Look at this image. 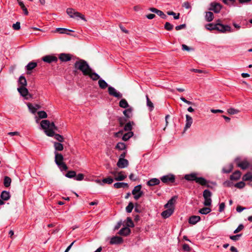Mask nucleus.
Here are the masks:
<instances>
[{
	"label": "nucleus",
	"instance_id": "obj_1",
	"mask_svg": "<svg viewBox=\"0 0 252 252\" xmlns=\"http://www.w3.org/2000/svg\"><path fill=\"white\" fill-rule=\"evenodd\" d=\"M75 69L79 70L83 73L84 75L86 76L89 74V71L91 70V68L87 62L82 59L76 61L74 65Z\"/></svg>",
	"mask_w": 252,
	"mask_h": 252
},
{
	"label": "nucleus",
	"instance_id": "obj_2",
	"mask_svg": "<svg viewBox=\"0 0 252 252\" xmlns=\"http://www.w3.org/2000/svg\"><path fill=\"white\" fill-rule=\"evenodd\" d=\"M185 179L189 181H195L196 183L207 187H209L207 184L208 181L203 177H197V174L195 173L187 174L185 176Z\"/></svg>",
	"mask_w": 252,
	"mask_h": 252
},
{
	"label": "nucleus",
	"instance_id": "obj_3",
	"mask_svg": "<svg viewBox=\"0 0 252 252\" xmlns=\"http://www.w3.org/2000/svg\"><path fill=\"white\" fill-rule=\"evenodd\" d=\"M66 13L70 18L76 19L77 20L81 19L84 21H86V19H85L84 15L82 14L81 13L77 12L74 9L68 8L66 9Z\"/></svg>",
	"mask_w": 252,
	"mask_h": 252
},
{
	"label": "nucleus",
	"instance_id": "obj_4",
	"mask_svg": "<svg viewBox=\"0 0 252 252\" xmlns=\"http://www.w3.org/2000/svg\"><path fill=\"white\" fill-rule=\"evenodd\" d=\"M211 192L208 189H205L203 192V196L204 198V205L205 206H210L212 203L211 196H212Z\"/></svg>",
	"mask_w": 252,
	"mask_h": 252
},
{
	"label": "nucleus",
	"instance_id": "obj_5",
	"mask_svg": "<svg viewBox=\"0 0 252 252\" xmlns=\"http://www.w3.org/2000/svg\"><path fill=\"white\" fill-rule=\"evenodd\" d=\"M132 194L135 200H137L139 199L143 195V192L141 191V185H139L135 186L132 190Z\"/></svg>",
	"mask_w": 252,
	"mask_h": 252
},
{
	"label": "nucleus",
	"instance_id": "obj_6",
	"mask_svg": "<svg viewBox=\"0 0 252 252\" xmlns=\"http://www.w3.org/2000/svg\"><path fill=\"white\" fill-rule=\"evenodd\" d=\"M220 20L218 21L217 23V28L216 30L220 32H231V28L228 25H224L221 24H220L219 22Z\"/></svg>",
	"mask_w": 252,
	"mask_h": 252
},
{
	"label": "nucleus",
	"instance_id": "obj_7",
	"mask_svg": "<svg viewBox=\"0 0 252 252\" xmlns=\"http://www.w3.org/2000/svg\"><path fill=\"white\" fill-rule=\"evenodd\" d=\"M108 92L111 96H113L117 98H121L122 97V94L118 92L114 87L112 86H109L108 88Z\"/></svg>",
	"mask_w": 252,
	"mask_h": 252
},
{
	"label": "nucleus",
	"instance_id": "obj_8",
	"mask_svg": "<svg viewBox=\"0 0 252 252\" xmlns=\"http://www.w3.org/2000/svg\"><path fill=\"white\" fill-rule=\"evenodd\" d=\"M235 162L237 166L243 170L247 169L250 165V163L247 160H244L241 161L239 158H236L235 159Z\"/></svg>",
	"mask_w": 252,
	"mask_h": 252
},
{
	"label": "nucleus",
	"instance_id": "obj_9",
	"mask_svg": "<svg viewBox=\"0 0 252 252\" xmlns=\"http://www.w3.org/2000/svg\"><path fill=\"white\" fill-rule=\"evenodd\" d=\"M221 8L222 6L220 3L213 2L210 3V7L208 9L210 11H213L216 13H219Z\"/></svg>",
	"mask_w": 252,
	"mask_h": 252
},
{
	"label": "nucleus",
	"instance_id": "obj_10",
	"mask_svg": "<svg viewBox=\"0 0 252 252\" xmlns=\"http://www.w3.org/2000/svg\"><path fill=\"white\" fill-rule=\"evenodd\" d=\"M160 180L165 184L172 183L175 181V176L172 174H168L161 177Z\"/></svg>",
	"mask_w": 252,
	"mask_h": 252
},
{
	"label": "nucleus",
	"instance_id": "obj_11",
	"mask_svg": "<svg viewBox=\"0 0 252 252\" xmlns=\"http://www.w3.org/2000/svg\"><path fill=\"white\" fill-rule=\"evenodd\" d=\"M42 60L44 62L50 63L52 62H57L58 58L53 55H46L43 57Z\"/></svg>",
	"mask_w": 252,
	"mask_h": 252
},
{
	"label": "nucleus",
	"instance_id": "obj_12",
	"mask_svg": "<svg viewBox=\"0 0 252 252\" xmlns=\"http://www.w3.org/2000/svg\"><path fill=\"white\" fill-rule=\"evenodd\" d=\"M128 165V161L127 159L123 158H119L117 165L120 168L126 167Z\"/></svg>",
	"mask_w": 252,
	"mask_h": 252
},
{
	"label": "nucleus",
	"instance_id": "obj_13",
	"mask_svg": "<svg viewBox=\"0 0 252 252\" xmlns=\"http://www.w3.org/2000/svg\"><path fill=\"white\" fill-rule=\"evenodd\" d=\"M55 162L57 165H60L61 163L63 162V156L57 152H55Z\"/></svg>",
	"mask_w": 252,
	"mask_h": 252
},
{
	"label": "nucleus",
	"instance_id": "obj_14",
	"mask_svg": "<svg viewBox=\"0 0 252 252\" xmlns=\"http://www.w3.org/2000/svg\"><path fill=\"white\" fill-rule=\"evenodd\" d=\"M174 207L168 208L166 210L161 213V216L164 219L169 217L174 212Z\"/></svg>",
	"mask_w": 252,
	"mask_h": 252
},
{
	"label": "nucleus",
	"instance_id": "obj_15",
	"mask_svg": "<svg viewBox=\"0 0 252 252\" xmlns=\"http://www.w3.org/2000/svg\"><path fill=\"white\" fill-rule=\"evenodd\" d=\"M37 65L36 62H31L26 66L25 68L27 70V74H30L31 73V71L35 68Z\"/></svg>",
	"mask_w": 252,
	"mask_h": 252
},
{
	"label": "nucleus",
	"instance_id": "obj_16",
	"mask_svg": "<svg viewBox=\"0 0 252 252\" xmlns=\"http://www.w3.org/2000/svg\"><path fill=\"white\" fill-rule=\"evenodd\" d=\"M186 125H185V126L184 127V130H186L187 129H188V128H189L192 123H193V120H192V118H191V117H190L189 115L187 114L186 115Z\"/></svg>",
	"mask_w": 252,
	"mask_h": 252
},
{
	"label": "nucleus",
	"instance_id": "obj_17",
	"mask_svg": "<svg viewBox=\"0 0 252 252\" xmlns=\"http://www.w3.org/2000/svg\"><path fill=\"white\" fill-rule=\"evenodd\" d=\"M59 58L62 62H67L71 60V55L69 54L62 53L60 54Z\"/></svg>",
	"mask_w": 252,
	"mask_h": 252
},
{
	"label": "nucleus",
	"instance_id": "obj_18",
	"mask_svg": "<svg viewBox=\"0 0 252 252\" xmlns=\"http://www.w3.org/2000/svg\"><path fill=\"white\" fill-rule=\"evenodd\" d=\"M123 241V239L119 236H114L111 238L110 243L112 245L121 244Z\"/></svg>",
	"mask_w": 252,
	"mask_h": 252
},
{
	"label": "nucleus",
	"instance_id": "obj_19",
	"mask_svg": "<svg viewBox=\"0 0 252 252\" xmlns=\"http://www.w3.org/2000/svg\"><path fill=\"white\" fill-rule=\"evenodd\" d=\"M177 198V197L176 196L172 197L168 201V202L166 204H165L164 208H170V207H174L173 205L175 203Z\"/></svg>",
	"mask_w": 252,
	"mask_h": 252
},
{
	"label": "nucleus",
	"instance_id": "obj_20",
	"mask_svg": "<svg viewBox=\"0 0 252 252\" xmlns=\"http://www.w3.org/2000/svg\"><path fill=\"white\" fill-rule=\"evenodd\" d=\"M17 90L20 94L24 97L28 95L29 94L28 90L25 87H20L17 89Z\"/></svg>",
	"mask_w": 252,
	"mask_h": 252
},
{
	"label": "nucleus",
	"instance_id": "obj_21",
	"mask_svg": "<svg viewBox=\"0 0 252 252\" xmlns=\"http://www.w3.org/2000/svg\"><path fill=\"white\" fill-rule=\"evenodd\" d=\"M160 183V180L157 178H152L147 182L148 186H154L158 185Z\"/></svg>",
	"mask_w": 252,
	"mask_h": 252
},
{
	"label": "nucleus",
	"instance_id": "obj_22",
	"mask_svg": "<svg viewBox=\"0 0 252 252\" xmlns=\"http://www.w3.org/2000/svg\"><path fill=\"white\" fill-rule=\"evenodd\" d=\"M88 76L94 81H96L97 80H99L100 79V76L95 72H93L92 69H91V71H89V74H88Z\"/></svg>",
	"mask_w": 252,
	"mask_h": 252
},
{
	"label": "nucleus",
	"instance_id": "obj_23",
	"mask_svg": "<svg viewBox=\"0 0 252 252\" xmlns=\"http://www.w3.org/2000/svg\"><path fill=\"white\" fill-rule=\"evenodd\" d=\"M130 233V229L128 227L122 228L119 232V234L122 236H127Z\"/></svg>",
	"mask_w": 252,
	"mask_h": 252
},
{
	"label": "nucleus",
	"instance_id": "obj_24",
	"mask_svg": "<svg viewBox=\"0 0 252 252\" xmlns=\"http://www.w3.org/2000/svg\"><path fill=\"white\" fill-rule=\"evenodd\" d=\"M200 220V217L198 216H192L190 217L189 220V222L191 224H195Z\"/></svg>",
	"mask_w": 252,
	"mask_h": 252
},
{
	"label": "nucleus",
	"instance_id": "obj_25",
	"mask_svg": "<svg viewBox=\"0 0 252 252\" xmlns=\"http://www.w3.org/2000/svg\"><path fill=\"white\" fill-rule=\"evenodd\" d=\"M0 198L4 201H7L10 198V194L9 191L3 190L0 194Z\"/></svg>",
	"mask_w": 252,
	"mask_h": 252
},
{
	"label": "nucleus",
	"instance_id": "obj_26",
	"mask_svg": "<svg viewBox=\"0 0 252 252\" xmlns=\"http://www.w3.org/2000/svg\"><path fill=\"white\" fill-rule=\"evenodd\" d=\"M241 175V173L240 171L237 170L234 172L232 175H231L230 177V179L231 180H238L240 179Z\"/></svg>",
	"mask_w": 252,
	"mask_h": 252
},
{
	"label": "nucleus",
	"instance_id": "obj_27",
	"mask_svg": "<svg viewBox=\"0 0 252 252\" xmlns=\"http://www.w3.org/2000/svg\"><path fill=\"white\" fill-rule=\"evenodd\" d=\"M40 125L41 127L45 130L50 128V123L49 121L47 120H42L41 122Z\"/></svg>",
	"mask_w": 252,
	"mask_h": 252
},
{
	"label": "nucleus",
	"instance_id": "obj_28",
	"mask_svg": "<svg viewBox=\"0 0 252 252\" xmlns=\"http://www.w3.org/2000/svg\"><path fill=\"white\" fill-rule=\"evenodd\" d=\"M205 18L206 21L208 22H211L214 19V14L211 11L206 12Z\"/></svg>",
	"mask_w": 252,
	"mask_h": 252
},
{
	"label": "nucleus",
	"instance_id": "obj_29",
	"mask_svg": "<svg viewBox=\"0 0 252 252\" xmlns=\"http://www.w3.org/2000/svg\"><path fill=\"white\" fill-rule=\"evenodd\" d=\"M54 147L55 149V152L62 151L63 149V146L60 142H54Z\"/></svg>",
	"mask_w": 252,
	"mask_h": 252
},
{
	"label": "nucleus",
	"instance_id": "obj_30",
	"mask_svg": "<svg viewBox=\"0 0 252 252\" xmlns=\"http://www.w3.org/2000/svg\"><path fill=\"white\" fill-rule=\"evenodd\" d=\"M113 186L116 189L125 188L128 187V185L127 183L123 182H118L115 183Z\"/></svg>",
	"mask_w": 252,
	"mask_h": 252
},
{
	"label": "nucleus",
	"instance_id": "obj_31",
	"mask_svg": "<svg viewBox=\"0 0 252 252\" xmlns=\"http://www.w3.org/2000/svg\"><path fill=\"white\" fill-rule=\"evenodd\" d=\"M18 84L21 85V87H26L27 85L26 79L23 75H21L18 79Z\"/></svg>",
	"mask_w": 252,
	"mask_h": 252
},
{
	"label": "nucleus",
	"instance_id": "obj_32",
	"mask_svg": "<svg viewBox=\"0 0 252 252\" xmlns=\"http://www.w3.org/2000/svg\"><path fill=\"white\" fill-rule=\"evenodd\" d=\"M98 84L99 87L101 89H105L108 86V85L106 83V82L105 80H104L103 79H101V78L99 79L98 82Z\"/></svg>",
	"mask_w": 252,
	"mask_h": 252
},
{
	"label": "nucleus",
	"instance_id": "obj_33",
	"mask_svg": "<svg viewBox=\"0 0 252 252\" xmlns=\"http://www.w3.org/2000/svg\"><path fill=\"white\" fill-rule=\"evenodd\" d=\"M123 172L121 171L118 172L117 176L115 177V180L116 181H123L126 178V176L123 174Z\"/></svg>",
	"mask_w": 252,
	"mask_h": 252
},
{
	"label": "nucleus",
	"instance_id": "obj_34",
	"mask_svg": "<svg viewBox=\"0 0 252 252\" xmlns=\"http://www.w3.org/2000/svg\"><path fill=\"white\" fill-rule=\"evenodd\" d=\"M133 135V133L131 131H128L127 133L124 134L122 137V139L124 141H127L128 140L130 137H131Z\"/></svg>",
	"mask_w": 252,
	"mask_h": 252
},
{
	"label": "nucleus",
	"instance_id": "obj_35",
	"mask_svg": "<svg viewBox=\"0 0 252 252\" xmlns=\"http://www.w3.org/2000/svg\"><path fill=\"white\" fill-rule=\"evenodd\" d=\"M11 183V178L8 176H5L3 182L4 186L6 188L9 187L10 186Z\"/></svg>",
	"mask_w": 252,
	"mask_h": 252
},
{
	"label": "nucleus",
	"instance_id": "obj_36",
	"mask_svg": "<svg viewBox=\"0 0 252 252\" xmlns=\"http://www.w3.org/2000/svg\"><path fill=\"white\" fill-rule=\"evenodd\" d=\"M119 106L123 108H126L128 107V104L125 99H122L119 102Z\"/></svg>",
	"mask_w": 252,
	"mask_h": 252
},
{
	"label": "nucleus",
	"instance_id": "obj_37",
	"mask_svg": "<svg viewBox=\"0 0 252 252\" xmlns=\"http://www.w3.org/2000/svg\"><path fill=\"white\" fill-rule=\"evenodd\" d=\"M124 115L127 118H129L132 116V109L131 108H128L123 111Z\"/></svg>",
	"mask_w": 252,
	"mask_h": 252
},
{
	"label": "nucleus",
	"instance_id": "obj_38",
	"mask_svg": "<svg viewBox=\"0 0 252 252\" xmlns=\"http://www.w3.org/2000/svg\"><path fill=\"white\" fill-rule=\"evenodd\" d=\"M211 211L210 208L208 207H204L199 210V212L203 215H206L209 213Z\"/></svg>",
	"mask_w": 252,
	"mask_h": 252
},
{
	"label": "nucleus",
	"instance_id": "obj_39",
	"mask_svg": "<svg viewBox=\"0 0 252 252\" xmlns=\"http://www.w3.org/2000/svg\"><path fill=\"white\" fill-rule=\"evenodd\" d=\"M251 180H252V173L251 172H248L243 177V181H251Z\"/></svg>",
	"mask_w": 252,
	"mask_h": 252
},
{
	"label": "nucleus",
	"instance_id": "obj_40",
	"mask_svg": "<svg viewBox=\"0 0 252 252\" xmlns=\"http://www.w3.org/2000/svg\"><path fill=\"white\" fill-rule=\"evenodd\" d=\"M54 129H52V128H48V129L45 130L44 132L47 136H50V137H53L54 136V135L55 134L54 131Z\"/></svg>",
	"mask_w": 252,
	"mask_h": 252
},
{
	"label": "nucleus",
	"instance_id": "obj_41",
	"mask_svg": "<svg viewBox=\"0 0 252 252\" xmlns=\"http://www.w3.org/2000/svg\"><path fill=\"white\" fill-rule=\"evenodd\" d=\"M134 123L133 122H128L126 124V125L125 126V127H124V130L125 131H127L128 132L129 131H130L131 129H132V125H133Z\"/></svg>",
	"mask_w": 252,
	"mask_h": 252
},
{
	"label": "nucleus",
	"instance_id": "obj_42",
	"mask_svg": "<svg viewBox=\"0 0 252 252\" xmlns=\"http://www.w3.org/2000/svg\"><path fill=\"white\" fill-rule=\"evenodd\" d=\"M116 148L119 150H124L126 148V146L125 144L123 142H119L117 143Z\"/></svg>",
	"mask_w": 252,
	"mask_h": 252
},
{
	"label": "nucleus",
	"instance_id": "obj_43",
	"mask_svg": "<svg viewBox=\"0 0 252 252\" xmlns=\"http://www.w3.org/2000/svg\"><path fill=\"white\" fill-rule=\"evenodd\" d=\"M217 23L216 24H208L206 25V28L210 31L216 30Z\"/></svg>",
	"mask_w": 252,
	"mask_h": 252
},
{
	"label": "nucleus",
	"instance_id": "obj_44",
	"mask_svg": "<svg viewBox=\"0 0 252 252\" xmlns=\"http://www.w3.org/2000/svg\"><path fill=\"white\" fill-rule=\"evenodd\" d=\"M167 14L168 15H172L173 16V18L175 20L179 19L180 18V13H176L174 12L173 11H167Z\"/></svg>",
	"mask_w": 252,
	"mask_h": 252
},
{
	"label": "nucleus",
	"instance_id": "obj_45",
	"mask_svg": "<svg viewBox=\"0 0 252 252\" xmlns=\"http://www.w3.org/2000/svg\"><path fill=\"white\" fill-rule=\"evenodd\" d=\"M232 169H233V165H232V164H230L228 165L227 167L223 168L222 169V171L223 173H229L230 172H231Z\"/></svg>",
	"mask_w": 252,
	"mask_h": 252
},
{
	"label": "nucleus",
	"instance_id": "obj_46",
	"mask_svg": "<svg viewBox=\"0 0 252 252\" xmlns=\"http://www.w3.org/2000/svg\"><path fill=\"white\" fill-rule=\"evenodd\" d=\"M76 172L74 171H69L66 174L65 177L68 178H75Z\"/></svg>",
	"mask_w": 252,
	"mask_h": 252
},
{
	"label": "nucleus",
	"instance_id": "obj_47",
	"mask_svg": "<svg viewBox=\"0 0 252 252\" xmlns=\"http://www.w3.org/2000/svg\"><path fill=\"white\" fill-rule=\"evenodd\" d=\"M134 205L132 202H129L126 207V210L127 213H131L133 209Z\"/></svg>",
	"mask_w": 252,
	"mask_h": 252
},
{
	"label": "nucleus",
	"instance_id": "obj_48",
	"mask_svg": "<svg viewBox=\"0 0 252 252\" xmlns=\"http://www.w3.org/2000/svg\"><path fill=\"white\" fill-rule=\"evenodd\" d=\"M56 31L60 33H66L67 32H70L72 31L65 28H58L56 29Z\"/></svg>",
	"mask_w": 252,
	"mask_h": 252
},
{
	"label": "nucleus",
	"instance_id": "obj_49",
	"mask_svg": "<svg viewBox=\"0 0 252 252\" xmlns=\"http://www.w3.org/2000/svg\"><path fill=\"white\" fill-rule=\"evenodd\" d=\"M114 181V180L112 178L110 177H108L107 178H104L102 180V182L104 183L111 184Z\"/></svg>",
	"mask_w": 252,
	"mask_h": 252
},
{
	"label": "nucleus",
	"instance_id": "obj_50",
	"mask_svg": "<svg viewBox=\"0 0 252 252\" xmlns=\"http://www.w3.org/2000/svg\"><path fill=\"white\" fill-rule=\"evenodd\" d=\"M27 105L29 110L32 113L34 114L36 112L37 108H35V107L33 106L31 103H29Z\"/></svg>",
	"mask_w": 252,
	"mask_h": 252
},
{
	"label": "nucleus",
	"instance_id": "obj_51",
	"mask_svg": "<svg viewBox=\"0 0 252 252\" xmlns=\"http://www.w3.org/2000/svg\"><path fill=\"white\" fill-rule=\"evenodd\" d=\"M38 117L41 119L46 118L47 117V113L44 111H40L37 113Z\"/></svg>",
	"mask_w": 252,
	"mask_h": 252
},
{
	"label": "nucleus",
	"instance_id": "obj_52",
	"mask_svg": "<svg viewBox=\"0 0 252 252\" xmlns=\"http://www.w3.org/2000/svg\"><path fill=\"white\" fill-rule=\"evenodd\" d=\"M54 136V138L60 142H62L64 140L63 136L59 134H55Z\"/></svg>",
	"mask_w": 252,
	"mask_h": 252
},
{
	"label": "nucleus",
	"instance_id": "obj_53",
	"mask_svg": "<svg viewBox=\"0 0 252 252\" xmlns=\"http://www.w3.org/2000/svg\"><path fill=\"white\" fill-rule=\"evenodd\" d=\"M126 225L127 227H134L133 222L131 220V219L129 217H127L126 219Z\"/></svg>",
	"mask_w": 252,
	"mask_h": 252
},
{
	"label": "nucleus",
	"instance_id": "obj_54",
	"mask_svg": "<svg viewBox=\"0 0 252 252\" xmlns=\"http://www.w3.org/2000/svg\"><path fill=\"white\" fill-rule=\"evenodd\" d=\"M164 28L167 31H171L173 28V25L169 22H166L164 25Z\"/></svg>",
	"mask_w": 252,
	"mask_h": 252
},
{
	"label": "nucleus",
	"instance_id": "obj_55",
	"mask_svg": "<svg viewBox=\"0 0 252 252\" xmlns=\"http://www.w3.org/2000/svg\"><path fill=\"white\" fill-rule=\"evenodd\" d=\"M61 171H66L68 167L64 162L61 163L60 165H58Z\"/></svg>",
	"mask_w": 252,
	"mask_h": 252
},
{
	"label": "nucleus",
	"instance_id": "obj_56",
	"mask_svg": "<svg viewBox=\"0 0 252 252\" xmlns=\"http://www.w3.org/2000/svg\"><path fill=\"white\" fill-rule=\"evenodd\" d=\"M245 186V184L244 182H239L235 184L234 186L238 189H243Z\"/></svg>",
	"mask_w": 252,
	"mask_h": 252
},
{
	"label": "nucleus",
	"instance_id": "obj_57",
	"mask_svg": "<svg viewBox=\"0 0 252 252\" xmlns=\"http://www.w3.org/2000/svg\"><path fill=\"white\" fill-rule=\"evenodd\" d=\"M146 98H147V105L148 107L151 108V110H152L154 108V105L153 103L151 101L150 99L149 98L148 95H146Z\"/></svg>",
	"mask_w": 252,
	"mask_h": 252
},
{
	"label": "nucleus",
	"instance_id": "obj_58",
	"mask_svg": "<svg viewBox=\"0 0 252 252\" xmlns=\"http://www.w3.org/2000/svg\"><path fill=\"white\" fill-rule=\"evenodd\" d=\"M12 28L15 30H19L20 29V23L19 22H17L16 23L13 24L12 25Z\"/></svg>",
	"mask_w": 252,
	"mask_h": 252
},
{
	"label": "nucleus",
	"instance_id": "obj_59",
	"mask_svg": "<svg viewBox=\"0 0 252 252\" xmlns=\"http://www.w3.org/2000/svg\"><path fill=\"white\" fill-rule=\"evenodd\" d=\"M227 112L230 114H235L239 112V111L234 108H229L227 110Z\"/></svg>",
	"mask_w": 252,
	"mask_h": 252
},
{
	"label": "nucleus",
	"instance_id": "obj_60",
	"mask_svg": "<svg viewBox=\"0 0 252 252\" xmlns=\"http://www.w3.org/2000/svg\"><path fill=\"white\" fill-rule=\"evenodd\" d=\"M84 175L82 173L78 174L77 175H76L75 179L77 181H82L84 179Z\"/></svg>",
	"mask_w": 252,
	"mask_h": 252
},
{
	"label": "nucleus",
	"instance_id": "obj_61",
	"mask_svg": "<svg viewBox=\"0 0 252 252\" xmlns=\"http://www.w3.org/2000/svg\"><path fill=\"white\" fill-rule=\"evenodd\" d=\"M244 228V225L242 224H240L238 227L234 231V233H237L241 231Z\"/></svg>",
	"mask_w": 252,
	"mask_h": 252
},
{
	"label": "nucleus",
	"instance_id": "obj_62",
	"mask_svg": "<svg viewBox=\"0 0 252 252\" xmlns=\"http://www.w3.org/2000/svg\"><path fill=\"white\" fill-rule=\"evenodd\" d=\"M242 235V234H237L236 235L230 236V238L233 241H237L239 239V238Z\"/></svg>",
	"mask_w": 252,
	"mask_h": 252
},
{
	"label": "nucleus",
	"instance_id": "obj_63",
	"mask_svg": "<svg viewBox=\"0 0 252 252\" xmlns=\"http://www.w3.org/2000/svg\"><path fill=\"white\" fill-rule=\"evenodd\" d=\"M182 48L183 50H186L188 51H190L191 50H193V49L192 48H190L189 47H188L187 45L185 44H183L182 45Z\"/></svg>",
	"mask_w": 252,
	"mask_h": 252
},
{
	"label": "nucleus",
	"instance_id": "obj_64",
	"mask_svg": "<svg viewBox=\"0 0 252 252\" xmlns=\"http://www.w3.org/2000/svg\"><path fill=\"white\" fill-rule=\"evenodd\" d=\"M182 6L186 9H189L191 8L190 4L188 1L184 2Z\"/></svg>",
	"mask_w": 252,
	"mask_h": 252
}]
</instances>
